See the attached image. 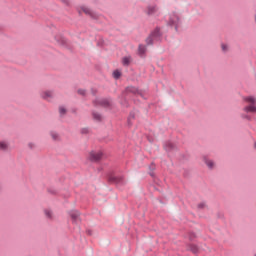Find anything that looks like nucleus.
Instances as JSON below:
<instances>
[{
  "label": "nucleus",
  "mask_w": 256,
  "mask_h": 256,
  "mask_svg": "<svg viewBox=\"0 0 256 256\" xmlns=\"http://www.w3.org/2000/svg\"><path fill=\"white\" fill-rule=\"evenodd\" d=\"M107 181L110 185H125V176H116L115 170H110L106 173Z\"/></svg>",
  "instance_id": "obj_1"
},
{
  "label": "nucleus",
  "mask_w": 256,
  "mask_h": 256,
  "mask_svg": "<svg viewBox=\"0 0 256 256\" xmlns=\"http://www.w3.org/2000/svg\"><path fill=\"white\" fill-rule=\"evenodd\" d=\"M161 37H163V33H161V28L156 27L146 38V45H153L154 41H161Z\"/></svg>",
  "instance_id": "obj_2"
},
{
  "label": "nucleus",
  "mask_w": 256,
  "mask_h": 256,
  "mask_svg": "<svg viewBox=\"0 0 256 256\" xmlns=\"http://www.w3.org/2000/svg\"><path fill=\"white\" fill-rule=\"evenodd\" d=\"M244 101L250 105L243 108L245 113H256V99L253 96L244 97Z\"/></svg>",
  "instance_id": "obj_3"
},
{
  "label": "nucleus",
  "mask_w": 256,
  "mask_h": 256,
  "mask_svg": "<svg viewBox=\"0 0 256 256\" xmlns=\"http://www.w3.org/2000/svg\"><path fill=\"white\" fill-rule=\"evenodd\" d=\"M94 107H104V109H111V100L108 98L95 99L93 100Z\"/></svg>",
  "instance_id": "obj_4"
},
{
  "label": "nucleus",
  "mask_w": 256,
  "mask_h": 256,
  "mask_svg": "<svg viewBox=\"0 0 256 256\" xmlns=\"http://www.w3.org/2000/svg\"><path fill=\"white\" fill-rule=\"evenodd\" d=\"M124 95H127L129 97V94L132 95H139L140 97H144L143 96V91L139 90L137 87L135 86H128L125 88V90L122 92Z\"/></svg>",
  "instance_id": "obj_5"
},
{
  "label": "nucleus",
  "mask_w": 256,
  "mask_h": 256,
  "mask_svg": "<svg viewBox=\"0 0 256 256\" xmlns=\"http://www.w3.org/2000/svg\"><path fill=\"white\" fill-rule=\"evenodd\" d=\"M168 25L169 27H175V31H179V16L177 14L171 15Z\"/></svg>",
  "instance_id": "obj_6"
},
{
  "label": "nucleus",
  "mask_w": 256,
  "mask_h": 256,
  "mask_svg": "<svg viewBox=\"0 0 256 256\" xmlns=\"http://www.w3.org/2000/svg\"><path fill=\"white\" fill-rule=\"evenodd\" d=\"M89 159L92 163H99L103 159V152L91 151L89 154Z\"/></svg>",
  "instance_id": "obj_7"
},
{
  "label": "nucleus",
  "mask_w": 256,
  "mask_h": 256,
  "mask_svg": "<svg viewBox=\"0 0 256 256\" xmlns=\"http://www.w3.org/2000/svg\"><path fill=\"white\" fill-rule=\"evenodd\" d=\"M127 97H129V96L122 92L121 97H120V99H121L120 105L122 107H126V109L129 108V101L127 100Z\"/></svg>",
  "instance_id": "obj_8"
},
{
  "label": "nucleus",
  "mask_w": 256,
  "mask_h": 256,
  "mask_svg": "<svg viewBox=\"0 0 256 256\" xmlns=\"http://www.w3.org/2000/svg\"><path fill=\"white\" fill-rule=\"evenodd\" d=\"M147 53V46L139 44L138 46V55L139 57H145Z\"/></svg>",
  "instance_id": "obj_9"
},
{
  "label": "nucleus",
  "mask_w": 256,
  "mask_h": 256,
  "mask_svg": "<svg viewBox=\"0 0 256 256\" xmlns=\"http://www.w3.org/2000/svg\"><path fill=\"white\" fill-rule=\"evenodd\" d=\"M81 216V213L77 210L70 211V217L73 221V223H77V219Z\"/></svg>",
  "instance_id": "obj_10"
},
{
  "label": "nucleus",
  "mask_w": 256,
  "mask_h": 256,
  "mask_svg": "<svg viewBox=\"0 0 256 256\" xmlns=\"http://www.w3.org/2000/svg\"><path fill=\"white\" fill-rule=\"evenodd\" d=\"M133 121H135V112L131 111L127 118V125L128 127H133Z\"/></svg>",
  "instance_id": "obj_11"
},
{
  "label": "nucleus",
  "mask_w": 256,
  "mask_h": 256,
  "mask_svg": "<svg viewBox=\"0 0 256 256\" xmlns=\"http://www.w3.org/2000/svg\"><path fill=\"white\" fill-rule=\"evenodd\" d=\"M164 149L165 151H173V149H175V144H173L171 141H167L164 144Z\"/></svg>",
  "instance_id": "obj_12"
},
{
  "label": "nucleus",
  "mask_w": 256,
  "mask_h": 256,
  "mask_svg": "<svg viewBox=\"0 0 256 256\" xmlns=\"http://www.w3.org/2000/svg\"><path fill=\"white\" fill-rule=\"evenodd\" d=\"M92 117L94 121H98V123H101L103 121V116L97 112H92Z\"/></svg>",
  "instance_id": "obj_13"
},
{
  "label": "nucleus",
  "mask_w": 256,
  "mask_h": 256,
  "mask_svg": "<svg viewBox=\"0 0 256 256\" xmlns=\"http://www.w3.org/2000/svg\"><path fill=\"white\" fill-rule=\"evenodd\" d=\"M157 13V5L147 7V15H154Z\"/></svg>",
  "instance_id": "obj_14"
},
{
  "label": "nucleus",
  "mask_w": 256,
  "mask_h": 256,
  "mask_svg": "<svg viewBox=\"0 0 256 256\" xmlns=\"http://www.w3.org/2000/svg\"><path fill=\"white\" fill-rule=\"evenodd\" d=\"M190 251L196 255V253H199V247L195 244H189L188 245Z\"/></svg>",
  "instance_id": "obj_15"
},
{
  "label": "nucleus",
  "mask_w": 256,
  "mask_h": 256,
  "mask_svg": "<svg viewBox=\"0 0 256 256\" xmlns=\"http://www.w3.org/2000/svg\"><path fill=\"white\" fill-rule=\"evenodd\" d=\"M122 65H124V67H129V65H131V57H124L122 59Z\"/></svg>",
  "instance_id": "obj_16"
},
{
  "label": "nucleus",
  "mask_w": 256,
  "mask_h": 256,
  "mask_svg": "<svg viewBox=\"0 0 256 256\" xmlns=\"http://www.w3.org/2000/svg\"><path fill=\"white\" fill-rule=\"evenodd\" d=\"M203 159H204V163H206V165L209 167V169H212L214 166L213 161H209V159H207V156H204Z\"/></svg>",
  "instance_id": "obj_17"
},
{
  "label": "nucleus",
  "mask_w": 256,
  "mask_h": 256,
  "mask_svg": "<svg viewBox=\"0 0 256 256\" xmlns=\"http://www.w3.org/2000/svg\"><path fill=\"white\" fill-rule=\"evenodd\" d=\"M49 97H53V93L51 91H45L42 93V98L49 99Z\"/></svg>",
  "instance_id": "obj_18"
},
{
  "label": "nucleus",
  "mask_w": 256,
  "mask_h": 256,
  "mask_svg": "<svg viewBox=\"0 0 256 256\" xmlns=\"http://www.w3.org/2000/svg\"><path fill=\"white\" fill-rule=\"evenodd\" d=\"M113 77H114L115 79H121V71H119V70H114V71H113Z\"/></svg>",
  "instance_id": "obj_19"
},
{
  "label": "nucleus",
  "mask_w": 256,
  "mask_h": 256,
  "mask_svg": "<svg viewBox=\"0 0 256 256\" xmlns=\"http://www.w3.org/2000/svg\"><path fill=\"white\" fill-rule=\"evenodd\" d=\"M82 10L86 15H90V17H93V12H91L89 8H82Z\"/></svg>",
  "instance_id": "obj_20"
},
{
  "label": "nucleus",
  "mask_w": 256,
  "mask_h": 256,
  "mask_svg": "<svg viewBox=\"0 0 256 256\" xmlns=\"http://www.w3.org/2000/svg\"><path fill=\"white\" fill-rule=\"evenodd\" d=\"M105 45V40H103V37H100L97 42L98 47H103Z\"/></svg>",
  "instance_id": "obj_21"
},
{
  "label": "nucleus",
  "mask_w": 256,
  "mask_h": 256,
  "mask_svg": "<svg viewBox=\"0 0 256 256\" xmlns=\"http://www.w3.org/2000/svg\"><path fill=\"white\" fill-rule=\"evenodd\" d=\"M7 143H5V142H0V149L2 150V151H7Z\"/></svg>",
  "instance_id": "obj_22"
},
{
  "label": "nucleus",
  "mask_w": 256,
  "mask_h": 256,
  "mask_svg": "<svg viewBox=\"0 0 256 256\" xmlns=\"http://www.w3.org/2000/svg\"><path fill=\"white\" fill-rule=\"evenodd\" d=\"M188 237H189L190 241H193L196 239L197 235H195L194 232H189Z\"/></svg>",
  "instance_id": "obj_23"
},
{
  "label": "nucleus",
  "mask_w": 256,
  "mask_h": 256,
  "mask_svg": "<svg viewBox=\"0 0 256 256\" xmlns=\"http://www.w3.org/2000/svg\"><path fill=\"white\" fill-rule=\"evenodd\" d=\"M44 213H45V215H46V217H47L48 219H51V218H52V214H51V211H50V210L45 209V210H44Z\"/></svg>",
  "instance_id": "obj_24"
},
{
  "label": "nucleus",
  "mask_w": 256,
  "mask_h": 256,
  "mask_svg": "<svg viewBox=\"0 0 256 256\" xmlns=\"http://www.w3.org/2000/svg\"><path fill=\"white\" fill-rule=\"evenodd\" d=\"M51 137L54 141H57V139H59V135L55 132H51Z\"/></svg>",
  "instance_id": "obj_25"
},
{
  "label": "nucleus",
  "mask_w": 256,
  "mask_h": 256,
  "mask_svg": "<svg viewBox=\"0 0 256 256\" xmlns=\"http://www.w3.org/2000/svg\"><path fill=\"white\" fill-rule=\"evenodd\" d=\"M59 113H60V115H65V113H67V109H65L64 107H60Z\"/></svg>",
  "instance_id": "obj_26"
},
{
  "label": "nucleus",
  "mask_w": 256,
  "mask_h": 256,
  "mask_svg": "<svg viewBox=\"0 0 256 256\" xmlns=\"http://www.w3.org/2000/svg\"><path fill=\"white\" fill-rule=\"evenodd\" d=\"M86 93L87 92L85 90H83V89H79L78 90V95H82V97H85Z\"/></svg>",
  "instance_id": "obj_27"
},
{
  "label": "nucleus",
  "mask_w": 256,
  "mask_h": 256,
  "mask_svg": "<svg viewBox=\"0 0 256 256\" xmlns=\"http://www.w3.org/2000/svg\"><path fill=\"white\" fill-rule=\"evenodd\" d=\"M81 133L82 135H87V133H89V128H82Z\"/></svg>",
  "instance_id": "obj_28"
},
{
  "label": "nucleus",
  "mask_w": 256,
  "mask_h": 256,
  "mask_svg": "<svg viewBox=\"0 0 256 256\" xmlns=\"http://www.w3.org/2000/svg\"><path fill=\"white\" fill-rule=\"evenodd\" d=\"M241 117H242V119H247L248 121H251V116H249L247 114H242Z\"/></svg>",
  "instance_id": "obj_29"
},
{
  "label": "nucleus",
  "mask_w": 256,
  "mask_h": 256,
  "mask_svg": "<svg viewBox=\"0 0 256 256\" xmlns=\"http://www.w3.org/2000/svg\"><path fill=\"white\" fill-rule=\"evenodd\" d=\"M198 209H205V203L198 204Z\"/></svg>",
  "instance_id": "obj_30"
},
{
  "label": "nucleus",
  "mask_w": 256,
  "mask_h": 256,
  "mask_svg": "<svg viewBox=\"0 0 256 256\" xmlns=\"http://www.w3.org/2000/svg\"><path fill=\"white\" fill-rule=\"evenodd\" d=\"M150 171H155V163H151L150 165Z\"/></svg>",
  "instance_id": "obj_31"
},
{
  "label": "nucleus",
  "mask_w": 256,
  "mask_h": 256,
  "mask_svg": "<svg viewBox=\"0 0 256 256\" xmlns=\"http://www.w3.org/2000/svg\"><path fill=\"white\" fill-rule=\"evenodd\" d=\"M222 51H227V45L226 44H222Z\"/></svg>",
  "instance_id": "obj_32"
},
{
  "label": "nucleus",
  "mask_w": 256,
  "mask_h": 256,
  "mask_svg": "<svg viewBox=\"0 0 256 256\" xmlns=\"http://www.w3.org/2000/svg\"><path fill=\"white\" fill-rule=\"evenodd\" d=\"M48 193H51L52 195H55L57 193L55 190L48 189Z\"/></svg>",
  "instance_id": "obj_33"
},
{
  "label": "nucleus",
  "mask_w": 256,
  "mask_h": 256,
  "mask_svg": "<svg viewBox=\"0 0 256 256\" xmlns=\"http://www.w3.org/2000/svg\"><path fill=\"white\" fill-rule=\"evenodd\" d=\"M91 93H92V95L95 96V95H97V90H96V89H92V90H91Z\"/></svg>",
  "instance_id": "obj_34"
},
{
  "label": "nucleus",
  "mask_w": 256,
  "mask_h": 256,
  "mask_svg": "<svg viewBox=\"0 0 256 256\" xmlns=\"http://www.w3.org/2000/svg\"><path fill=\"white\" fill-rule=\"evenodd\" d=\"M62 3H64V5H69V0H62Z\"/></svg>",
  "instance_id": "obj_35"
},
{
  "label": "nucleus",
  "mask_w": 256,
  "mask_h": 256,
  "mask_svg": "<svg viewBox=\"0 0 256 256\" xmlns=\"http://www.w3.org/2000/svg\"><path fill=\"white\" fill-rule=\"evenodd\" d=\"M86 233H87V235H93V231H91V230H87Z\"/></svg>",
  "instance_id": "obj_36"
},
{
  "label": "nucleus",
  "mask_w": 256,
  "mask_h": 256,
  "mask_svg": "<svg viewBox=\"0 0 256 256\" xmlns=\"http://www.w3.org/2000/svg\"><path fill=\"white\" fill-rule=\"evenodd\" d=\"M30 149H33V143L29 144Z\"/></svg>",
  "instance_id": "obj_37"
},
{
  "label": "nucleus",
  "mask_w": 256,
  "mask_h": 256,
  "mask_svg": "<svg viewBox=\"0 0 256 256\" xmlns=\"http://www.w3.org/2000/svg\"><path fill=\"white\" fill-rule=\"evenodd\" d=\"M62 45H65V40H62Z\"/></svg>",
  "instance_id": "obj_38"
},
{
  "label": "nucleus",
  "mask_w": 256,
  "mask_h": 256,
  "mask_svg": "<svg viewBox=\"0 0 256 256\" xmlns=\"http://www.w3.org/2000/svg\"><path fill=\"white\" fill-rule=\"evenodd\" d=\"M151 177H153V173H150Z\"/></svg>",
  "instance_id": "obj_39"
},
{
  "label": "nucleus",
  "mask_w": 256,
  "mask_h": 256,
  "mask_svg": "<svg viewBox=\"0 0 256 256\" xmlns=\"http://www.w3.org/2000/svg\"><path fill=\"white\" fill-rule=\"evenodd\" d=\"M255 22H256V14H255Z\"/></svg>",
  "instance_id": "obj_40"
},
{
  "label": "nucleus",
  "mask_w": 256,
  "mask_h": 256,
  "mask_svg": "<svg viewBox=\"0 0 256 256\" xmlns=\"http://www.w3.org/2000/svg\"><path fill=\"white\" fill-rule=\"evenodd\" d=\"M255 256H256V254H255Z\"/></svg>",
  "instance_id": "obj_41"
}]
</instances>
